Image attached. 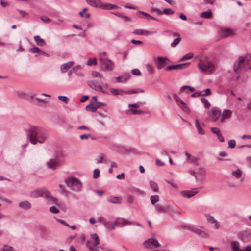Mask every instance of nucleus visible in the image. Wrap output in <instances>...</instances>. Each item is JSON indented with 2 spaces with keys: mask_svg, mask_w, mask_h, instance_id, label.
<instances>
[{
  "mask_svg": "<svg viewBox=\"0 0 251 251\" xmlns=\"http://www.w3.org/2000/svg\"><path fill=\"white\" fill-rule=\"evenodd\" d=\"M156 66L158 69L164 68L167 65V61H169L166 57H157L156 58Z\"/></svg>",
  "mask_w": 251,
  "mask_h": 251,
  "instance_id": "14",
  "label": "nucleus"
},
{
  "mask_svg": "<svg viewBox=\"0 0 251 251\" xmlns=\"http://www.w3.org/2000/svg\"><path fill=\"white\" fill-rule=\"evenodd\" d=\"M41 20L45 23H49L50 20L46 16H42L41 17Z\"/></svg>",
  "mask_w": 251,
  "mask_h": 251,
  "instance_id": "61",
  "label": "nucleus"
},
{
  "mask_svg": "<svg viewBox=\"0 0 251 251\" xmlns=\"http://www.w3.org/2000/svg\"><path fill=\"white\" fill-rule=\"evenodd\" d=\"M143 93L144 92V90L141 89H132L128 91H125L124 93L125 94H134L137 93Z\"/></svg>",
  "mask_w": 251,
  "mask_h": 251,
  "instance_id": "41",
  "label": "nucleus"
},
{
  "mask_svg": "<svg viewBox=\"0 0 251 251\" xmlns=\"http://www.w3.org/2000/svg\"><path fill=\"white\" fill-rule=\"evenodd\" d=\"M231 246L233 251H241L240 249L239 244L238 241H232L231 244Z\"/></svg>",
  "mask_w": 251,
  "mask_h": 251,
  "instance_id": "33",
  "label": "nucleus"
},
{
  "mask_svg": "<svg viewBox=\"0 0 251 251\" xmlns=\"http://www.w3.org/2000/svg\"><path fill=\"white\" fill-rule=\"evenodd\" d=\"M151 202L152 205H154L159 200V197L158 195H152L150 197Z\"/></svg>",
  "mask_w": 251,
  "mask_h": 251,
  "instance_id": "36",
  "label": "nucleus"
},
{
  "mask_svg": "<svg viewBox=\"0 0 251 251\" xmlns=\"http://www.w3.org/2000/svg\"><path fill=\"white\" fill-rule=\"evenodd\" d=\"M34 39L38 46H43L46 44L45 41L39 35L35 36Z\"/></svg>",
  "mask_w": 251,
  "mask_h": 251,
  "instance_id": "29",
  "label": "nucleus"
},
{
  "mask_svg": "<svg viewBox=\"0 0 251 251\" xmlns=\"http://www.w3.org/2000/svg\"><path fill=\"white\" fill-rule=\"evenodd\" d=\"M104 157H105V155L102 153H100V154L99 159L97 160V163H100L102 162L107 163V161L105 159L103 160Z\"/></svg>",
  "mask_w": 251,
  "mask_h": 251,
  "instance_id": "47",
  "label": "nucleus"
},
{
  "mask_svg": "<svg viewBox=\"0 0 251 251\" xmlns=\"http://www.w3.org/2000/svg\"><path fill=\"white\" fill-rule=\"evenodd\" d=\"M1 251H13V248L8 245H5L1 249Z\"/></svg>",
  "mask_w": 251,
  "mask_h": 251,
  "instance_id": "53",
  "label": "nucleus"
},
{
  "mask_svg": "<svg viewBox=\"0 0 251 251\" xmlns=\"http://www.w3.org/2000/svg\"><path fill=\"white\" fill-rule=\"evenodd\" d=\"M27 138L33 145L43 144L46 142L49 134L48 131L39 126H31L26 131Z\"/></svg>",
  "mask_w": 251,
  "mask_h": 251,
  "instance_id": "1",
  "label": "nucleus"
},
{
  "mask_svg": "<svg viewBox=\"0 0 251 251\" xmlns=\"http://www.w3.org/2000/svg\"><path fill=\"white\" fill-rule=\"evenodd\" d=\"M211 130L213 133L216 134L217 136H218V135L221 134L220 130L217 127H211Z\"/></svg>",
  "mask_w": 251,
  "mask_h": 251,
  "instance_id": "54",
  "label": "nucleus"
},
{
  "mask_svg": "<svg viewBox=\"0 0 251 251\" xmlns=\"http://www.w3.org/2000/svg\"><path fill=\"white\" fill-rule=\"evenodd\" d=\"M65 182L67 186L73 191L78 192L82 188L81 182L75 177L69 178L66 180Z\"/></svg>",
  "mask_w": 251,
  "mask_h": 251,
  "instance_id": "2",
  "label": "nucleus"
},
{
  "mask_svg": "<svg viewBox=\"0 0 251 251\" xmlns=\"http://www.w3.org/2000/svg\"><path fill=\"white\" fill-rule=\"evenodd\" d=\"M74 64L73 61H69L67 63H64L61 66L60 70L63 73L66 72L69 70Z\"/></svg>",
  "mask_w": 251,
  "mask_h": 251,
  "instance_id": "25",
  "label": "nucleus"
},
{
  "mask_svg": "<svg viewBox=\"0 0 251 251\" xmlns=\"http://www.w3.org/2000/svg\"><path fill=\"white\" fill-rule=\"evenodd\" d=\"M193 57V55L191 53H188L184 55L180 60V62L184 61L189 60Z\"/></svg>",
  "mask_w": 251,
  "mask_h": 251,
  "instance_id": "48",
  "label": "nucleus"
},
{
  "mask_svg": "<svg viewBox=\"0 0 251 251\" xmlns=\"http://www.w3.org/2000/svg\"><path fill=\"white\" fill-rule=\"evenodd\" d=\"M211 94V90L209 88H207L205 90H204L203 91H201L200 92V95L201 96H208L210 95Z\"/></svg>",
  "mask_w": 251,
  "mask_h": 251,
  "instance_id": "51",
  "label": "nucleus"
},
{
  "mask_svg": "<svg viewBox=\"0 0 251 251\" xmlns=\"http://www.w3.org/2000/svg\"><path fill=\"white\" fill-rule=\"evenodd\" d=\"M86 110L88 111L94 112L97 110V107L93 105V102L91 101L90 103L86 106Z\"/></svg>",
  "mask_w": 251,
  "mask_h": 251,
  "instance_id": "34",
  "label": "nucleus"
},
{
  "mask_svg": "<svg viewBox=\"0 0 251 251\" xmlns=\"http://www.w3.org/2000/svg\"><path fill=\"white\" fill-rule=\"evenodd\" d=\"M88 85L92 89L100 91L104 94H108L109 91L102 87L97 81L96 80H89L87 82Z\"/></svg>",
  "mask_w": 251,
  "mask_h": 251,
  "instance_id": "6",
  "label": "nucleus"
},
{
  "mask_svg": "<svg viewBox=\"0 0 251 251\" xmlns=\"http://www.w3.org/2000/svg\"><path fill=\"white\" fill-rule=\"evenodd\" d=\"M100 175V170L98 168H96L94 170L93 173V177L94 179L97 178Z\"/></svg>",
  "mask_w": 251,
  "mask_h": 251,
  "instance_id": "57",
  "label": "nucleus"
},
{
  "mask_svg": "<svg viewBox=\"0 0 251 251\" xmlns=\"http://www.w3.org/2000/svg\"><path fill=\"white\" fill-rule=\"evenodd\" d=\"M242 172L241 170L239 168H238L236 171H233L232 172V175L236 178H239L241 177L242 176Z\"/></svg>",
  "mask_w": 251,
  "mask_h": 251,
  "instance_id": "35",
  "label": "nucleus"
},
{
  "mask_svg": "<svg viewBox=\"0 0 251 251\" xmlns=\"http://www.w3.org/2000/svg\"><path fill=\"white\" fill-rule=\"evenodd\" d=\"M207 220L208 222H211L212 223L215 224V226L216 229H218L219 227V222L214 218V217L208 215L206 216Z\"/></svg>",
  "mask_w": 251,
  "mask_h": 251,
  "instance_id": "28",
  "label": "nucleus"
},
{
  "mask_svg": "<svg viewBox=\"0 0 251 251\" xmlns=\"http://www.w3.org/2000/svg\"><path fill=\"white\" fill-rule=\"evenodd\" d=\"M110 91L111 93H112L114 95H120L122 93H124L125 91L123 90L122 89H115V88H111Z\"/></svg>",
  "mask_w": 251,
  "mask_h": 251,
  "instance_id": "42",
  "label": "nucleus"
},
{
  "mask_svg": "<svg viewBox=\"0 0 251 251\" xmlns=\"http://www.w3.org/2000/svg\"><path fill=\"white\" fill-rule=\"evenodd\" d=\"M195 122H196V126L197 129L198 133L201 135H204L205 134V131L201 126V125L197 119H196L195 120Z\"/></svg>",
  "mask_w": 251,
  "mask_h": 251,
  "instance_id": "27",
  "label": "nucleus"
},
{
  "mask_svg": "<svg viewBox=\"0 0 251 251\" xmlns=\"http://www.w3.org/2000/svg\"><path fill=\"white\" fill-rule=\"evenodd\" d=\"M60 165V163L59 162L58 158L50 159L49 161L47 162V166L49 168H50L53 170H55L58 166Z\"/></svg>",
  "mask_w": 251,
  "mask_h": 251,
  "instance_id": "13",
  "label": "nucleus"
},
{
  "mask_svg": "<svg viewBox=\"0 0 251 251\" xmlns=\"http://www.w3.org/2000/svg\"><path fill=\"white\" fill-rule=\"evenodd\" d=\"M190 63H185L182 64H178L168 66L165 70L166 71H172L173 70H183L186 68Z\"/></svg>",
  "mask_w": 251,
  "mask_h": 251,
  "instance_id": "10",
  "label": "nucleus"
},
{
  "mask_svg": "<svg viewBox=\"0 0 251 251\" xmlns=\"http://www.w3.org/2000/svg\"><path fill=\"white\" fill-rule=\"evenodd\" d=\"M189 89L191 92H194L195 91V89L193 87H192L189 86L185 85V86H182L181 88L180 92H183L184 91H185L186 89Z\"/></svg>",
  "mask_w": 251,
  "mask_h": 251,
  "instance_id": "50",
  "label": "nucleus"
},
{
  "mask_svg": "<svg viewBox=\"0 0 251 251\" xmlns=\"http://www.w3.org/2000/svg\"><path fill=\"white\" fill-rule=\"evenodd\" d=\"M132 224V222L124 218L118 217L114 221V225L118 227H123L126 225H130Z\"/></svg>",
  "mask_w": 251,
  "mask_h": 251,
  "instance_id": "9",
  "label": "nucleus"
},
{
  "mask_svg": "<svg viewBox=\"0 0 251 251\" xmlns=\"http://www.w3.org/2000/svg\"><path fill=\"white\" fill-rule=\"evenodd\" d=\"M59 187L60 189V190L62 194H64L66 195H67L68 194L69 192L65 189L64 187L62 185L60 184L59 185Z\"/></svg>",
  "mask_w": 251,
  "mask_h": 251,
  "instance_id": "63",
  "label": "nucleus"
},
{
  "mask_svg": "<svg viewBox=\"0 0 251 251\" xmlns=\"http://www.w3.org/2000/svg\"><path fill=\"white\" fill-rule=\"evenodd\" d=\"M174 13V11L171 8H166L161 11V14L166 15H172Z\"/></svg>",
  "mask_w": 251,
  "mask_h": 251,
  "instance_id": "44",
  "label": "nucleus"
},
{
  "mask_svg": "<svg viewBox=\"0 0 251 251\" xmlns=\"http://www.w3.org/2000/svg\"><path fill=\"white\" fill-rule=\"evenodd\" d=\"M201 16L203 18L209 19L212 16V12L210 10L203 12L201 14Z\"/></svg>",
  "mask_w": 251,
  "mask_h": 251,
  "instance_id": "38",
  "label": "nucleus"
},
{
  "mask_svg": "<svg viewBox=\"0 0 251 251\" xmlns=\"http://www.w3.org/2000/svg\"><path fill=\"white\" fill-rule=\"evenodd\" d=\"M131 73L133 75H141V72L140 71V70L138 69H133L132 71H131Z\"/></svg>",
  "mask_w": 251,
  "mask_h": 251,
  "instance_id": "62",
  "label": "nucleus"
},
{
  "mask_svg": "<svg viewBox=\"0 0 251 251\" xmlns=\"http://www.w3.org/2000/svg\"><path fill=\"white\" fill-rule=\"evenodd\" d=\"M232 115V111L230 110L225 109L221 113L220 121L223 122L225 119L229 118Z\"/></svg>",
  "mask_w": 251,
  "mask_h": 251,
  "instance_id": "21",
  "label": "nucleus"
},
{
  "mask_svg": "<svg viewBox=\"0 0 251 251\" xmlns=\"http://www.w3.org/2000/svg\"><path fill=\"white\" fill-rule=\"evenodd\" d=\"M198 66L202 72H208L210 74H212L215 69L214 64L209 61H200Z\"/></svg>",
  "mask_w": 251,
  "mask_h": 251,
  "instance_id": "4",
  "label": "nucleus"
},
{
  "mask_svg": "<svg viewBox=\"0 0 251 251\" xmlns=\"http://www.w3.org/2000/svg\"><path fill=\"white\" fill-rule=\"evenodd\" d=\"M173 99L177 103L178 106L185 113H189L190 109L186 104L176 94L173 95Z\"/></svg>",
  "mask_w": 251,
  "mask_h": 251,
  "instance_id": "7",
  "label": "nucleus"
},
{
  "mask_svg": "<svg viewBox=\"0 0 251 251\" xmlns=\"http://www.w3.org/2000/svg\"><path fill=\"white\" fill-rule=\"evenodd\" d=\"M127 111L130 112L132 114H142L144 113L143 111L137 109H129Z\"/></svg>",
  "mask_w": 251,
  "mask_h": 251,
  "instance_id": "45",
  "label": "nucleus"
},
{
  "mask_svg": "<svg viewBox=\"0 0 251 251\" xmlns=\"http://www.w3.org/2000/svg\"><path fill=\"white\" fill-rule=\"evenodd\" d=\"M144 245L146 248H155L159 245L158 241L154 238H151L144 243Z\"/></svg>",
  "mask_w": 251,
  "mask_h": 251,
  "instance_id": "12",
  "label": "nucleus"
},
{
  "mask_svg": "<svg viewBox=\"0 0 251 251\" xmlns=\"http://www.w3.org/2000/svg\"><path fill=\"white\" fill-rule=\"evenodd\" d=\"M232 34L231 31L230 29H225L221 31L220 35L221 38H226Z\"/></svg>",
  "mask_w": 251,
  "mask_h": 251,
  "instance_id": "30",
  "label": "nucleus"
},
{
  "mask_svg": "<svg viewBox=\"0 0 251 251\" xmlns=\"http://www.w3.org/2000/svg\"><path fill=\"white\" fill-rule=\"evenodd\" d=\"M102 67L105 71H112L114 68V63L112 60L106 58H100Z\"/></svg>",
  "mask_w": 251,
  "mask_h": 251,
  "instance_id": "8",
  "label": "nucleus"
},
{
  "mask_svg": "<svg viewBox=\"0 0 251 251\" xmlns=\"http://www.w3.org/2000/svg\"><path fill=\"white\" fill-rule=\"evenodd\" d=\"M58 99H59V100L66 104L68 103L69 101V99L66 96H59L58 97Z\"/></svg>",
  "mask_w": 251,
  "mask_h": 251,
  "instance_id": "49",
  "label": "nucleus"
},
{
  "mask_svg": "<svg viewBox=\"0 0 251 251\" xmlns=\"http://www.w3.org/2000/svg\"><path fill=\"white\" fill-rule=\"evenodd\" d=\"M92 238L94 240V243L93 245L95 246H97L100 244V240L98 235L96 233H93L91 235Z\"/></svg>",
  "mask_w": 251,
  "mask_h": 251,
  "instance_id": "39",
  "label": "nucleus"
},
{
  "mask_svg": "<svg viewBox=\"0 0 251 251\" xmlns=\"http://www.w3.org/2000/svg\"><path fill=\"white\" fill-rule=\"evenodd\" d=\"M208 113H211V116L214 121L218 120L221 116V111L217 107L212 108L210 111H208Z\"/></svg>",
  "mask_w": 251,
  "mask_h": 251,
  "instance_id": "15",
  "label": "nucleus"
},
{
  "mask_svg": "<svg viewBox=\"0 0 251 251\" xmlns=\"http://www.w3.org/2000/svg\"><path fill=\"white\" fill-rule=\"evenodd\" d=\"M97 64V60L96 59H94L92 60L89 59L87 62V65L88 66H91L92 65H96Z\"/></svg>",
  "mask_w": 251,
  "mask_h": 251,
  "instance_id": "59",
  "label": "nucleus"
},
{
  "mask_svg": "<svg viewBox=\"0 0 251 251\" xmlns=\"http://www.w3.org/2000/svg\"><path fill=\"white\" fill-rule=\"evenodd\" d=\"M107 201L111 203L120 204L122 202V198L118 196H111L107 199Z\"/></svg>",
  "mask_w": 251,
  "mask_h": 251,
  "instance_id": "23",
  "label": "nucleus"
},
{
  "mask_svg": "<svg viewBox=\"0 0 251 251\" xmlns=\"http://www.w3.org/2000/svg\"><path fill=\"white\" fill-rule=\"evenodd\" d=\"M86 2L90 6L100 8L102 5V2L100 0H85Z\"/></svg>",
  "mask_w": 251,
  "mask_h": 251,
  "instance_id": "20",
  "label": "nucleus"
},
{
  "mask_svg": "<svg viewBox=\"0 0 251 251\" xmlns=\"http://www.w3.org/2000/svg\"><path fill=\"white\" fill-rule=\"evenodd\" d=\"M18 206L20 208L25 210H28L31 207V204L27 200L21 201L19 203Z\"/></svg>",
  "mask_w": 251,
  "mask_h": 251,
  "instance_id": "22",
  "label": "nucleus"
},
{
  "mask_svg": "<svg viewBox=\"0 0 251 251\" xmlns=\"http://www.w3.org/2000/svg\"><path fill=\"white\" fill-rule=\"evenodd\" d=\"M155 209L158 213H168L171 215L173 214H180L179 211L175 210L171 205H167L166 206L157 204L155 206Z\"/></svg>",
  "mask_w": 251,
  "mask_h": 251,
  "instance_id": "5",
  "label": "nucleus"
},
{
  "mask_svg": "<svg viewBox=\"0 0 251 251\" xmlns=\"http://www.w3.org/2000/svg\"><path fill=\"white\" fill-rule=\"evenodd\" d=\"M198 188H194L190 191H182L181 192V194L184 197L190 198L198 193Z\"/></svg>",
  "mask_w": 251,
  "mask_h": 251,
  "instance_id": "17",
  "label": "nucleus"
},
{
  "mask_svg": "<svg viewBox=\"0 0 251 251\" xmlns=\"http://www.w3.org/2000/svg\"><path fill=\"white\" fill-rule=\"evenodd\" d=\"M157 32L156 31H151L147 30L144 29H137L136 30H134L133 31V33L135 34L138 35H147L152 34H154Z\"/></svg>",
  "mask_w": 251,
  "mask_h": 251,
  "instance_id": "18",
  "label": "nucleus"
},
{
  "mask_svg": "<svg viewBox=\"0 0 251 251\" xmlns=\"http://www.w3.org/2000/svg\"><path fill=\"white\" fill-rule=\"evenodd\" d=\"M181 40V38L180 37V35H178V37L175 39L174 41L171 43V46L173 48L176 46Z\"/></svg>",
  "mask_w": 251,
  "mask_h": 251,
  "instance_id": "40",
  "label": "nucleus"
},
{
  "mask_svg": "<svg viewBox=\"0 0 251 251\" xmlns=\"http://www.w3.org/2000/svg\"><path fill=\"white\" fill-rule=\"evenodd\" d=\"M201 101L204 105V106L205 108H209V107L210 106V104L206 99L202 98V99H201Z\"/></svg>",
  "mask_w": 251,
  "mask_h": 251,
  "instance_id": "52",
  "label": "nucleus"
},
{
  "mask_svg": "<svg viewBox=\"0 0 251 251\" xmlns=\"http://www.w3.org/2000/svg\"><path fill=\"white\" fill-rule=\"evenodd\" d=\"M150 186L153 192H157L158 191L159 187L156 182H155L153 181H151L150 182Z\"/></svg>",
  "mask_w": 251,
  "mask_h": 251,
  "instance_id": "31",
  "label": "nucleus"
},
{
  "mask_svg": "<svg viewBox=\"0 0 251 251\" xmlns=\"http://www.w3.org/2000/svg\"><path fill=\"white\" fill-rule=\"evenodd\" d=\"M35 100H36L38 104L40 106H43L44 105L48 103V101L46 100L45 99H42L39 98H35Z\"/></svg>",
  "mask_w": 251,
  "mask_h": 251,
  "instance_id": "43",
  "label": "nucleus"
},
{
  "mask_svg": "<svg viewBox=\"0 0 251 251\" xmlns=\"http://www.w3.org/2000/svg\"><path fill=\"white\" fill-rule=\"evenodd\" d=\"M44 189H36L31 191L30 195V197L33 198H36L39 197H43Z\"/></svg>",
  "mask_w": 251,
  "mask_h": 251,
  "instance_id": "19",
  "label": "nucleus"
},
{
  "mask_svg": "<svg viewBox=\"0 0 251 251\" xmlns=\"http://www.w3.org/2000/svg\"><path fill=\"white\" fill-rule=\"evenodd\" d=\"M90 241H88L86 243V246L88 247L90 251H99V248H100L102 250L104 249V248L102 246H100L97 247V246H95L93 245V246H91L89 245Z\"/></svg>",
  "mask_w": 251,
  "mask_h": 251,
  "instance_id": "32",
  "label": "nucleus"
},
{
  "mask_svg": "<svg viewBox=\"0 0 251 251\" xmlns=\"http://www.w3.org/2000/svg\"><path fill=\"white\" fill-rule=\"evenodd\" d=\"M250 70L251 66L246 62V59L243 56H240L238 60L235 63L233 67L234 71L237 73L238 71L246 70V69Z\"/></svg>",
  "mask_w": 251,
  "mask_h": 251,
  "instance_id": "3",
  "label": "nucleus"
},
{
  "mask_svg": "<svg viewBox=\"0 0 251 251\" xmlns=\"http://www.w3.org/2000/svg\"><path fill=\"white\" fill-rule=\"evenodd\" d=\"M130 75L129 73H126L121 76L116 77V80L117 82H123L127 81L130 78Z\"/></svg>",
  "mask_w": 251,
  "mask_h": 251,
  "instance_id": "26",
  "label": "nucleus"
},
{
  "mask_svg": "<svg viewBox=\"0 0 251 251\" xmlns=\"http://www.w3.org/2000/svg\"><path fill=\"white\" fill-rule=\"evenodd\" d=\"M91 75L93 77H99L100 78L104 79L102 75L96 71H93L91 73Z\"/></svg>",
  "mask_w": 251,
  "mask_h": 251,
  "instance_id": "46",
  "label": "nucleus"
},
{
  "mask_svg": "<svg viewBox=\"0 0 251 251\" xmlns=\"http://www.w3.org/2000/svg\"><path fill=\"white\" fill-rule=\"evenodd\" d=\"M50 211L52 213H57L59 210L55 206H51L50 207Z\"/></svg>",
  "mask_w": 251,
  "mask_h": 251,
  "instance_id": "60",
  "label": "nucleus"
},
{
  "mask_svg": "<svg viewBox=\"0 0 251 251\" xmlns=\"http://www.w3.org/2000/svg\"><path fill=\"white\" fill-rule=\"evenodd\" d=\"M43 197H44L47 200L53 202H55L57 200L56 199L54 198L50 192L45 188L44 189L43 193Z\"/></svg>",
  "mask_w": 251,
  "mask_h": 251,
  "instance_id": "24",
  "label": "nucleus"
},
{
  "mask_svg": "<svg viewBox=\"0 0 251 251\" xmlns=\"http://www.w3.org/2000/svg\"><path fill=\"white\" fill-rule=\"evenodd\" d=\"M17 95L20 98H23L26 95V93L22 91H18L17 92Z\"/></svg>",
  "mask_w": 251,
  "mask_h": 251,
  "instance_id": "64",
  "label": "nucleus"
},
{
  "mask_svg": "<svg viewBox=\"0 0 251 251\" xmlns=\"http://www.w3.org/2000/svg\"><path fill=\"white\" fill-rule=\"evenodd\" d=\"M29 52L32 53H39L40 51V49L37 47L30 48L29 50Z\"/></svg>",
  "mask_w": 251,
  "mask_h": 251,
  "instance_id": "58",
  "label": "nucleus"
},
{
  "mask_svg": "<svg viewBox=\"0 0 251 251\" xmlns=\"http://www.w3.org/2000/svg\"><path fill=\"white\" fill-rule=\"evenodd\" d=\"M114 222H107L104 223V226L108 230H113L115 228Z\"/></svg>",
  "mask_w": 251,
  "mask_h": 251,
  "instance_id": "37",
  "label": "nucleus"
},
{
  "mask_svg": "<svg viewBox=\"0 0 251 251\" xmlns=\"http://www.w3.org/2000/svg\"><path fill=\"white\" fill-rule=\"evenodd\" d=\"M238 237L244 242L251 240V231L250 230L242 231L238 233Z\"/></svg>",
  "mask_w": 251,
  "mask_h": 251,
  "instance_id": "11",
  "label": "nucleus"
},
{
  "mask_svg": "<svg viewBox=\"0 0 251 251\" xmlns=\"http://www.w3.org/2000/svg\"><path fill=\"white\" fill-rule=\"evenodd\" d=\"M146 69H147V72L150 74H152L153 72V69L152 68V65H151V64H148L146 65Z\"/></svg>",
  "mask_w": 251,
  "mask_h": 251,
  "instance_id": "55",
  "label": "nucleus"
},
{
  "mask_svg": "<svg viewBox=\"0 0 251 251\" xmlns=\"http://www.w3.org/2000/svg\"><path fill=\"white\" fill-rule=\"evenodd\" d=\"M228 148H234L235 147L236 145V142L235 140L234 139L230 140L228 143Z\"/></svg>",
  "mask_w": 251,
  "mask_h": 251,
  "instance_id": "56",
  "label": "nucleus"
},
{
  "mask_svg": "<svg viewBox=\"0 0 251 251\" xmlns=\"http://www.w3.org/2000/svg\"><path fill=\"white\" fill-rule=\"evenodd\" d=\"M190 230L202 238H207L208 236L206 231L198 227H192L190 229Z\"/></svg>",
  "mask_w": 251,
  "mask_h": 251,
  "instance_id": "16",
  "label": "nucleus"
}]
</instances>
